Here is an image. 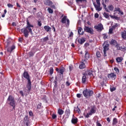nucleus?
<instances>
[{"mask_svg": "<svg viewBox=\"0 0 126 126\" xmlns=\"http://www.w3.org/2000/svg\"><path fill=\"white\" fill-rule=\"evenodd\" d=\"M96 126H102V124L99 122V121H97L96 122Z\"/></svg>", "mask_w": 126, "mask_h": 126, "instance_id": "47", "label": "nucleus"}, {"mask_svg": "<svg viewBox=\"0 0 126 126\" xmlns=\"http://www.w3.org/2000/svg\"><path fill=\"white\" fill-rule=\"evenodd\" d=\"M59 72L61 74H63V72H64V67H61L59 70Z\"/></svg>", "mask_w": 126, "mask_h": 126, "instance_id": "31", "label": "nucleus"}, {"mask_svg": "<svg viewBox=\"0 0 126 126\" xmlns=\"http://www.w3.org/2000/svg\"><path fill=\"white\" fill-rule=\"evenodd\" d=\"M88 46H89V43H86L85 44V47H88Z\"/></svg>", "mask_w": 126, "mask_h": 126, "instance_id": "64", "label": "nucleus"}, {"mask_svg": "<svg viewBox=\"0 0 126 126\" xmlns=\"http://www.w3.org/2000/svg\"><path fill=\"white\" fill-rule=\"evenodd\" d=\"M116 75L114 73H111L110 74H108L107 77L108 78H114V77H116Z\"/></svg>", "mask_w": 126, "mask_h": 126, "instance_id": "19", "label": "nucleus"}, {"mask_svg": "<svg viewBox=\"0 0 126 126\" xmlns=\"http://www.w3.org/2000/svg\"><path fill=\"white\" fill-rule=\"evenodd\" d=\"M93 91L88 90L87 89L83 91V94L86 98H89V97L93 95Z\"/></svg>", "mask_w": 126, "mask_h": 126, "instance_id": "3", "label": "nucleus"}, {"mask_svg": "<svg viewBox=\"0 0 126 126\" xmlns=\"http://www.w3.org/2000/svg\"><path fill=\"white\" fill-rule=\"evenodd\" d=\"M90 113H91L92 115H93V114H95V113H96V106L95 105H93L91 107Z\"/></svg>", "mask_w": 126, "mask_h": 126, "instance_id": "12", "label": "nucleus"}, {"mask_svg": "<svg viewBox=\"0 0 126 126\" xmlns=\"http://www.w3.org/2000/svg\"><path fill=\"white\" fill-rule=\"evenodd\" d=\"M47 10H48L49 13L52 14V13H53V12H54V10H53V9H52V8H48L47 9Z\"/></svg>", "mask_w": 126, "mask_h": 126, "instance_id": "39", "label": "nucleus"}, {"mask_svg": "<svg viewBox=\"0 0 126 126\" xmlns=\"http://www.w3.org/2000/svg\"><path fill=\"white\" fill-rule=\"evenodd\" d=\"M83 29H82V28L79 27L78 30V33L80 35H83L84 34V32L83 31Z\"/></svg>", "mask_w": 126, "mask_h": 126, "instance_id": "18", "label": "nucleus"}, {"mask_svg": "<svg viewBox=\"0 0 126 126\" xmlns=\"http://www.w3.org/2000/svg\"><path fill=\"white\" fill-rule=\"evenodd\" d=\"M29 115L31 116V117H32V116H33V112H32V111H30L29 112Z\"/></svg>", "mask_w": 126, "mask_h": 126, "instance_id": "57", "label": "nucleus"}, {"mask_svg": "<svg viewBox=\"0 0 126 126\" xmlns=\"http://www.w3.org/2000/svg\"><path fill=\"white\" fill-rule=\"evenodd\" d=\"M84 30L87 33H89L91 35L94 34V30L92 29V28H89V27L85 26Z\"/></svg>", "mask_w": 126, "mask_h": 126, "instance_id": "7", "label": "nucleus"}, {"mask_svg": "<svg viewBox=\"0 0 126 126\" xmlns=\"http://www.w3.org/2000/svg\"><path fill=\"white\" fill-rule=\"evenodd\" d=\"M94 17L95 18H98V17H99V14L97 13H96L94 14Z\"/></svg>", "mask_w": 126, "mask_h": 126, "instance_id": "56", "label": "nucleus"}, {"mask_svg": "<svg viewBox=\"0 0 126 126\" xmlns=\"http://www.w3.org/2000/svg\"><path fill=\"white\" fill-rule=\"evenodd\" d=\"M37 25L39 27H41V26H42V23L41 22V21H37Z\"/></svg>", "mask_w": 126, "mask_h": 126, "instance_id": "50", "label": "nucleus"}, {"mask_svg": "<svg viewBox=\"0 0 126 126\" xmlns=\"http://www.w3.org/2000/svg\"><path fill=\"white\" fill-rule=\"evenodd\" d=\"M115 47L116 48H117V50H118V51H121V46H120V44H117L116 45H115Z\"/></svg>", "mask_w": 126, "mask_h": 126, "instance_id": "38", "label": "nucleus"}, {"mask_svg": "<svg viewBox=\"0 0 126 126\" xmlns=\"http://www.w3.org/2000/svg\"><path fill=\"white\" fill-rule=\"evenodd\" d=\"M114 69L115 71H116V73H117V74L120 73V69H118V67H114Z\"/></svg>", "mask_w": 126, "mask_h": 126, "instance_id": "36", "label": "nucleus"}, {"mask_svg": "<svg viewBox=\"0 0 126 126\" xmlns=\"http://www.w3.org/2000/svg\"><path fill=\"white\" fill-rule=\"evenodd\" d=\"M96 3L94 2L93 4L96 10L97 11H101L102 10V7H101V3H100V0H96Z\"/></svg>", "mask_w": 126, "mask_h": 126, "instance_id": "5", "label": "nucleus"}, {"mask_svg": "<svg viewBox=\"0 0 126 126\" xmlns=\"http://www.w3.org/2000/svg\"><path fill=\"white\" fill-rule=\"evenodd\" d=\"M13 50H15V45H13L11 47H8V45H7V52H8V53H10V54H11V53H12V51H13Z\"/></svg>", "mask_w": 126, "mask_h": 126, "instance_id": "9", "label": "nucleus"}, {"mask_svg": "<svg viewBox=\"0 0 126 126\" xmlns=\"http://www.w3.org/2000/svg\"><path fill=\"white\" fill-rule=\"evenodd\" d=\"M103 16L104 17H105V18H109L110 16H109V14L106 13V12H104L103 13Z\"/></svg>", "mask_w": 126, "mask_h": 126, "instance_id": "35", "label": "nucleus"}, {"mask_svg": "<svg viewBox=\"0 0 126 126\" xmlns=\"http://www.w3.org/2000/svg\"><path fill=\"white\" fill-rule=\"evenodd\" d=\"M110 44L111 45H113V46H116L118 44V42L116 40L112 39Z\"/></svg>", "mask_w": 126, "mask_h": 126, "instance_id": "27", "label": "nucleus"}, {"mask_svg": "<svg viewBox=\"0 0 126 126\" xmlns=\"http://www.w3.org/2000/svg\"><path fill=\"white\" fill-rule=\"evenodd\" d=\"M53 120H55V119H57V115L55 114H53L52 116Z\"/></svg>", "mask_w": 126, "mask_h": 126, "instance_id": "49", "label": "nucleus"}, {"mask_svg": "<svg viewBox=\"0 0 126 126\" xmlns=\"http://www.w3.org/2000/svg\"><path fill=\"white\" fill-rule=\"evenodd\" d=\"M90 116H92V114H91L90 112L87 113V114L86 115L84 114V116L85 117V118H89Z\"/></svg>", "mask_w": 126, "mask_h": 126, "instance_id": "46", "label": "nucleus"}, {"mask_svg": "<svg viewBox=\"0 0 126 126\" xmlns=\"http://www.w3.org/2000/svg\"><path fill=\"white\" fill-rule=\"evenodd\" d=\"M118 26H119V24H115V25L113 26L112 28L113 29L115 30L116 28H117V27H118Z\"/></svg>", "mask_w": 126, "mask_h": 126, "instance_id": "45", "label": "nucleus"}, {"mask_svg": "<svg viewBox=\"0 0 126 126\" xmlns=\"http://www.w3.org/2000/svg\"><path fill=\"white\" fill-rule=\"evenodd\" d=\"M73 36V32H71L69 34V37H72Z\"/></svg>", "mask_w": 126, "mask_h": 126, "instance_id": "61", "label": "nucleus"}, {"mask_svg": "<svg viewBox=\"0 0 126 126\" xmlns=\"http://www.w3.org/2000/svg\"><path fill=\"white\" fill-rule=\"evenodd\" d=\"M94 28L95 29H96L97 31H102V30L104 29V28L103 27V25H102V24H99L97 26H95L94 27Z\"/></svg>", "mask_w": 126, "mask_h": 126, "instance_id": "10", "label": "nucleus"}, {"mask_svg": "<svg viewBox=\"0 0 126 126\" xmlns=\"http://www.w3.org/2000/svg\"><path fill=\"white\" fill-rule=\"evenodd\" d=\"M7 6L9 8H13V5H12V4L8 3L7 4Z\"/></svg>", "mask_w": 126, "mask_h": 126, "instance_id": "48", "label": "nucleus"}, {"mask_svg": "<svg viewBox=\"0 0 126 126\" xmlns=\"http://www.w3.org/2000/svg\"><path fill=\"white\" fill-rule=\"evenodd\" d=\"M103 38L104 39V40H106L108 38V35H107V33H104L102 34Z\"/></svg>", "mask_w": 126, "mask_h": 126, "instance_id": "43", "label": "nucleus"}, {"mask_svg": "<svg viewBox=\"0 0 126 126\" xmlns=\"http://www.w3.org/2000/svg\"><path fill=\"white\" fill-rule=\"evenodd\" d=\"M65 114L68 117H69V115H70V110H69V109L66 110Z\"/></svg>", "mask_w": 126, "mask_h": 126, "instance_id": "32", "label": "nucleus"}, {"mask_svg": "<svg viewBox=\"0 0 126 126\" xmlns=\"http://www.w3.org/2000/svg\"><path fill=\"white\" fill-rule=\"evenodd\" d=\"M110 17L111 18H113V19H118V17H117L116 16H110Z\"/></svg>", "mask_w": 126, "mask_h": 126, "instance_id": "54", "label": "nucleus"}, {"mask_svg": "<svg viewBox=\"0 0 126 126\" xmlns=\"http://www.w3.org/2000/svg\"><path fill=\"white\" fill-rule=\"evenodd\" d=\"M106 121L108 122V123H110L111 122V120L110 119V118L108 117L107 119H106Z\"/></svg>", "mask_w": 126, "mask_h": 126, "instance_id": "62", "label": "nucleus"}, {"mask_svg": "<svg viewBox=\"0 0 126 126\" xmlns=\"http://www.w3.org/2000/svg\"><path fill=\"white\" fill-rule=\"evenodd\" d=\"M16 6H17V7H19V8L21 7V6H20V5L18 3V2L16 3Z\"/></svg>", "mask_w": 126, "mask_h": 126, "instance_id": "60", "label": "nucleus"}, {"mask_svg": "<svg viewBox=\"0 0 126 126\" xmlns=\"http://www.w3.org/2000/svg\"><path fill=\"white\" fill-rule=\"evenodd\" d=\"M76 96H77V98H80L81 97V94H77Z\"/></svg>", "mask_w": 126, "mask_h": 126, "instance_id": "59", "label": "nucleus"}, {"mask_svg": "<svg viewBox=\"0 0 126 126\" xmlns=\"http://www.w3.org/2000/svg\"><path fill=\"white\" fill-rule=\"evenodd\" d=\"M122 37L124 39V40H126V31H124L123 32H122L121 33Z\"/></svg>", "mask_w": 126, "mask_h": 126, "instance_id": "24", "label": "nucleus"}, {"mask_svg": "<svg viewBox=\"0 0 126 126\" xmlns=\"http://www.w3.org/2000/svg\"><path fill=\"white\" fill-rule=\"evenodd\" d=\"M74 112H76V113H78V114H80L81 113L80 108H79V107H78V106H77L76 107H74Z\"/></svg>", "mask_w": 126, "mask_h": 126, "instance_id": "20", "label": "nucleus"}, {"mask_svg": "<svg viewBox=\"0 0 126 126\" xmlns=\"http://www.w3.org/2000/svg\"><path fill=\"white\" fill-rule=\"evenodd\" d=\"M35 54V52H33V51H30L29 53V57H33V56H34Z\"/></svg>", "mask_w": 126, "mask_h": 126, "instance_id": "34", "label": "nucleus"}, {"mask_svg": "<svg viewBox=\"0 0 126 126\" xmlns=\"http://www.w3.org/2000/svg\"><path fill=\"white\" fill-rule=\"evenodd\" d=\"M85 41H86V39L85 38H81L80 40H78V43L80 44L81 45H82L83 44H84L85 43Z\"/></svg>", "mask_w": 126, "mask_h": 126, "instance_id": "26", "label": "nucleus"}, {"mask_svg": "<svg viewBox=\"0 0 126 126\" xmlns=\"http://www.w3.org/2000/svg\"><path fill=\"white\" fill-rule=\"evenodd\" d=\"M96 56L97 58H101V54L100 53V52L97 51L96 53Z\"/></svg>", "mask_w": 126, "mask_h": 126, "instance_id": "40", "label": "nucleus"}, {"mask_svg": "<svg viewBox=\"0 0 126 126\" xmlns=\"http://www.w3.org/2000/svg\"><path fill=\"white\" fill-rule=\"evenodd\" d=\"M104 57H107V51L109 50V43L108 41H105L103 44Z\"/></svg>", "mask_w": 126, "mask_h": 126, "instance_id": "6", "label": "nucleus"}, {"mask_svg": "<svg viewBox=\"0 0 126 126\" xmlns=\"http://www.w3.org/2000/svg\"><path fill=\"white\" fill-rule=\"evenodd\" d=\"M23 77L24 78H26V79L28 80V81H31L30 80V76L29 75V74L28 72H26V71H25L23 73Z\"/></svg>", "mask_w": 126, "mask_h": 126, "instance_id": "11", "label": "nucleus"}, {"mask_svg": "<svg viewBox=\"0 0 126 126\" xmlns=\"http://www.w3.org/2000/svg\"><path fill=\"white\" fill-rule=\"evenodd\" d=\"M108 9H109V10H111V11H112V10H114V6H113V5H110L109 6H108Z\"/></svg>", "mask_w": 126, "mask_h": 126, "instance_id": "37", "label": "nucleus"}, {"mask_svg": "<svg viewBox=\"0 0 126 126\" xmlns=\"http://www.w3.org/2000/svg\"><path fill=\"white\" fill-rule=\"evenodd\" d=\"M79 67L80 69H83L85 68V67H86V66L85 65V63H84L81 62Z\"/></svg>", "mask_w": 126, "mask_h": 126, "instance_id": "21", "label": "nucleus"}, {"mask_svg": "<svg viewBox=\"0 0 126 126\" xmlns=\"http://www.w3.org/2000/svg\"><path fill=\"white\" fill-rule=\"evenodd\" d=\"M48 40H49V37H48V36L43 38V42H47V41H48Z\"/></svg>", "mask_w": 126, "mask_h": 126, "instance_id": "44", "label": "nucleus"}, {"mask_svg": "<svg viewBox=\"0 0 126 126\" xmlns=\"http://www.w3.org/2000/svg\"><path fill=\"white\" fill-rule=\"evenodd\" d=\"M66 86H69V85H70V83H69V82L68 81H67L66 82Z\"/></svg>", "mask_w": 126, "mask_h": 126, "instance_id": "55", "label": "nucleus"}, {"mask_svg": "<svg viewBox=\"0 0 126 126\" xmlns=\"http://www.w3.org/2000/svg\"><path fill=\"white\" fill-rule=\"evenodd\" d=\"M117 124H118V119L115 118L113 120L112 125L116 126Z\"/></svg>", "mask_w": 126, "mask_h": 126, "instance_id": "28", "label": "nucleus"}, {"mask_svg": "<svg viewBox=\"0 0 126 126\" xmlns=\"http://www.w3.org/2000/svg\"><path fill=\"white\" fill-rule=\"evenodd\" d=\"M44 29L46 32H51L52 29V28L48 26H44Z\"/></svg>", "mask_w": 126, "mask_h": 126, "instance_id": "17", "label": "nucleus"}, {"mask_svg": "<svg viewBox=\"0 0 126 126\" xmlns=\"http://www.w3.org/2000/svg\"><path fill=\"white\" fill-rule=\"evenodd\" d=\"M54 73V69L53 68H50L49 70V74L52 75Z\"/></svg>", "mask_w": 126, "mask_h": 126, "instance_id": "41", "label": "nucleus"}, {"mask_svg": "<svg viewBox=\"0 0 126 126\" xmlns=\"http://www.w3.org/2000/svg\"><path fill=\"white\" fill-rule=\"evenodd\" d=\"M61 23L62 24H65L66 27H69L70 22L67 16H64L61 20Z\"/></svg>", "mask_w": 126, "mask_h": 126, "instance_id": "4", "label": "nucleus"}, {"mask_svg": "<svg viewBox=\"0 0 126 126\" xmlns=\"http://www.w3.org/2000/svg\"><path fill=\"white\" fill-rule=\"evenodd\" d=\"M20 94H21V95L22 97L24 96V94H23V92L22 91H20Z\"/></svg>", "mask_w": 126, "mask_h": 126, "instance_id": "58", "label": "nucleus"}, {"mask_svg": "<svg viewBox=\"0 0 126 126\" xmlns=\"http://www.w3.org/2000/svg\"><path fill=\"white\" fill-rule=\"evenodd\" d=\"M115 11H118L119 13H120L122 15H123L124 14V12L121 10V8L120 7H117L115 8Z\"/></svg>", "mask_w": 126, "mask_h": 126, "instance_id": "22", "label": "nucleus"}, {"mask_svg": "<svg viewBox=\"0 0 126 126\" xmlns=\"http://www.w3.org/2000/svg\"><path fill=\"white\" fill-rule=\"evenodd\" d=\"M87 76L85 74V73L83 74V77L82 78V83H85L86 82V80H87Z\"/></svg>", "mask_w": 126, "mask_h": 126, "instance_id": "15", "label": "nucleus"}, {"mask_svg": "<svg viewBox=\"0 0 126 126\" xmlns=\"http://www.w3.org/2000/svg\"><path fill=\"white\" fill-rule=\"evenodd\" d=\"M41 108H42V103H40L39 104H37V109L39 110V109H41Z\"/></svg>", "mask_w": 126, "mask_h": 126, "instance_id": "42", "label": "nucleus"}, {"mask_svg": "<svg viewBox=\"0 0 126 126\" xmlns=\"http://www.w3.org/2000/svg\"><path fill=\"white\" fill-rule=\"evenodd\" d=\"M27 26L26 28H24L21 30L22 33H23L24 34V36L26 38H28V36H29V33L31 34V35H33V32L32 31V28H34V26L32 25H31L30 23H29V21H27Z\"/></svg>", "mask_w": 126, "mask_h": 126, "instance_id": "1", "label": "nucleus"}, {"mask_svg": "<svg viewBox=\"0 0 126 126\" xmlns=\"http://www.w3.org/2000/svg\"><path fill=\"white\" fill-rule=\"evenodd\" d=\"M85 58L86 60H88V59H89V53H88V51H86Z\"/></svg>", "mask_w": 126, "mask_h": 126, "instance_id": "33", "label": "nucleus"}, {"mask_svg": "<svg viewBox=\"0 0 126 126\" xmlns=\"http://www.w3.org/2000/svg\"><path fill=\"white\" fill-rule=\"evenodd\" d=\"M115 90H116V88L115 87L110 88L111 92H113V91H115Z\"/></svg>", "mask_w": 126, "mask_h": 126, "instance_id": "52", "label": "nucleus"}, {"mask_svg": "<svg viewBox=\"0 0 126 126\" xmlns=\"http://www.w3.org/2000/svg\"><path fill=\"white\" fill-rule=\"evenodd\" d=\"M31 85H32V84H31V80L28 81V83L27 84V88L28 89V90L29 92H30V90H31V88H32Z\"/></svg>", "mask_w": 126, "mask_h": 126, "instance_id": "14", "label": "nucleus"}, {"mask_svg": "<svg viewBox=\"0 0 126 126\" xmlns=\"http://www.w3.org/2000/svg\"><path fill=\"white\" fill-rule=\"evenodd\" d=\"M76 2H82L83 1H86V0H76Z\"/></svg>", "mask_w": 126, "mask_h": 126, "instance_id": "51", "label": "nucleus"}, {"mask_svg": "<svg viewBox=\"0 0 126 126\" xmlns=\"http://www.w3.org/2000/svg\"><path fill=\"white\" fill-rule=\"evenodd\" d=\"M123 57H117L116 58V62L117 63H122L123 62Z\"/></svg>", "mask_w": 126, "mask_h": 126, "instance_id": "29", "label": "nucleus"}, {"mask_svg": "<svg viewBox=\"0 0 126 126\" xmlns=\"http://www.w3.org/2000/svg\"><path fill=\"white\" fill-rule=\"evenodd\" d=\"M102 5L103 6V8L105 9L106 11L107 12H110V11H109V9H108V8H107V5H106L104 2H102Z\"/></svg>", "mask_w": 126, "mask_h": 126, "instance_id": "30", "label": "nucleus"}, {"mask_svg": "<svg viewBox=\"0 0 126 126\" xmlns=\"http://www.w3.org/2000/svg\"><path fill=\"white\" fill-rule=\"evenodd\" d=\"M113 30H114V29H113V28L109 29V31L110 34H113Z\"/></svg>", "mask_w": 126, "mask_h": 126, "instance_id": "53", "label": "nucleus"}, {"mask_svg": "<svg viewBox=\"0 0 126 126\" xmlns=\"http://www.w3.org/2000/svg\"><path fill=\"white\" fill-rule=\"evenodd\" d=\"M64 111L63 109L59 108L58 109V114H59L60 116H62V115H63Z\"/></svg>", "mask_w": 126, "mask_h": 126, "instance_id": "25", "label": "nucleus"}, {"mask_svg": "<svg viewBox=\"0 0 126 126\" xmlns=\"http://www.w3.org/2000/svg\"><path fill=\"white\" fill-rule=\"evenodd\" d=\"M44 4H45L46 5H52V4H53V2L50 0H47L45 2H44Z\"/></svg>", "mask_w": 126, "mask_h": 126, "instance_id": "23", "label": "nucleus"}, {"mask_svg": "<svg viewBox=\"0 0 126 126\" xmlns=\"http://www.w3.org/2000/svg\"><path fill=\"white\" fill-rule=\"evenodd\" d=\"M24 124L26 125V126H29V125H30V121L28 118V115H25L24 118Z\"/></svg>", "mask_w": 126, "mask_h": 126, "instance_id": "8", "label": "nucleus"}, {"mask_svg": "<svg viewBox=\"0 0 126 126\" xmlns=\"http://www.w3.org/2000/svg\"><path fill=\"white\" fill-rule=\"evenodd\" d=\"M78 122V119L76 117H73L71 120V123L73 125H75L76 124H77Z\"/></svg>", "mask_w": 126, "mask_h": 126, "instance_id": "16", "label": "nucleus"}, {"mask_svg": "<svg viewBox=\"0 0 126 126\" xmlns=\"http://www.w3.org/2000/svg\"><path fill=\"white\" fill-rule=\"evenodd\" d=\"M93 72H94V71H93L92 69H90L89 70H88L86 71L85 73V74H86L87 76L89 75L90 76H93Z\"/></svg>", "mask_w": 126, "mask_h": 126, "instance_id": "13", "label": "nucleus"}, {"mask_svg": "<svg viewBox=\"0 0 126 126\" xmlns=\"http://www.w3.org/2000/svg\"><path fill=\"white\" fill-rule=\"evenodd\" d=\"M7 101L8 102L9 105L12 107L14 110H15L16 102L14 97H13L12 95H9Z\"/></svg>", "mask_w": 126, "mask_h": 126, "instance_id": "2", "label": "nucleus"}, {"mask_svg": "<svg viewBox=\"0 0 126 126\" xmlns=\"http://www.w3.org/2000/svg\"><path fill=\"white\" fill-rule=\"evenodd\" d=\"M17 24H16V23L15 22H13L12 23V26H16Z\"/></svg>", "mask_w": 126, "mask_h": 126, "instance_id": "63", "label": "nucleus"}]
</instances>
